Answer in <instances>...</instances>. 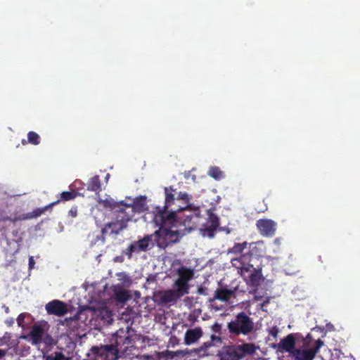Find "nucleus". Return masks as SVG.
Here are the masks:
<instances>
[{
  "instance_id": "7c9ffc66",
  "label": "nucleus",
  "mask_w": 360,
  "mask_h": 360,
  "mask_svg": "<svg viewBox=\"0 0 360 360\" xmlns=\"http://www.w3.org/2000/svg\"><path fill=\"white\" fill-rule=\"evenodd\" d=\"M10 221L11 222H15L18 221V217H15L14 218L9 217L6 212L0 207V221Z\"/></svg>"
},
{
  "instance_id": "c9c22d12",
  "label": "nucleus",
  "mask_w": 360,
  "mask_h": 360,
  "mask_svg": "<svg viewBox=\"0 0 360 360\" xmlns=\"http://www.w3.org/2000/svg\"><path fill=\"white\" fill-rule=\"evenodd\" d=\"M268 333L269 335L276 338L278 333V329L276 326H274L268 330Z\"/></svg>"
},
{
  "instance_id": "c85d7f7f",
  "label": "nucleus",
  "mask_w": 360,
  "mask_h": 360,
  "mask_svg": "<svg viewBox=\"0 0 360 360\" xmlns=\"http://www.w3.org/2000/svg\"><path fill=\"white\" fill-rule=\"evenodd\" d=\"M27 141L32 145L37 146L40 143L41 138L37 133L31 131L27 134Z\"/></svg>"
},
{
  "instance_id": "f704fd0d",
  "label": "nucleus",
  "mask_w": 360,
  "mask_h": 360,
  "mask_svg": "<svg viewBox=\"0 0 360 360\" xmlns=\"http://www.w3.org/2000/svg\"><path fill=\"white\" fill-rule=\"evenodd\" d=\"M27 315V314H26V313H21L18 316L16 321H17V323H18L19 327H22V328L24 327L25 319Z\"/></svg>"
},
{
  "instance_id": "6ab92c4d",
  "label": "nucleus",
  "mask_w": 360,
  "mask_h": 360,
  "mask_svg": "<svg viewBox=\"0 0 360 360\" xmlns=\"http://www.w3.org/2000/svg\"><path fill=\"white\" fill-rule=\"evenodd\" d=\"M202 333L200 327L187 330L184 335V343L186 345H190L197 342L202 336Z\"/></svg>"
},
{
  "instance_id": "39448f33",
  "label": "nucleus",
  "mask_w": 360,
  "mask_h": 360,
  "mask_svg": "<svg viewBox=\"0 0 360 360\" xmlns=\"http://www.w3.org/2000/svg\"><path fill=\"white\" fill-rule=\"evenodd\" d=\"M227 329L231 338L248 336L255 330V323L246 312L240 311L228 322Z\"/></svg>"
},
{
  "instance_id": "cd10ccee",
  "label": "nucleus",
  "mask_w": 360,
  "mask_h": 360,
  "mask_svg": "<svg viewBox=\"0 0 360 360\" xmlns=\"http://www.w3.org/2000/svg\"><path fill=\"white\" fill-rule=\"evenodd\" d=\"M46 360H72V357L65 356L61 352H55L45 356Z\"/></svg>"
},
{
  "instance_id": "a18cd8bd",
  "label": "nucleus",
  "mask_w": 360,
  "mask_h": 360,
  "mask_svg": "<svg viewBox=\"0 0 360 360\" xmlns=\"http://www.w3.org/2000/svg\"><path fill=\"white\" fill-rule=\"evenodd\" d=\"M214 309H215L216 311L219 309L218 307H215Z\"/></svg>"
},
{
  "instance_id": "dca6fc26",
  "label": "nucleus",
  "mask_w": 360,
  "mask_h": 360,
  "mask_svg": "<svg viewBox=\"0 0 360 360\" xmlns=\"http://www.w3.org/2000/svg\"><path fill=\"white\" fill-rule=\"evenodd\" d=\"M45 330L43 326L39 323H35L32 326L30 332L23 338L32 342V345H37L42 342Z\"/></svg>"
},
{
  "instance_id": "f8f14e48",
  "label": "nucleus",
  "mask_w": 360,
  "mask_h": 360,
  "mask_svg": "<svg viewBox=\"0 0 360 360\" xmlns=\"http://www.w3.org/2000/svg\"><path fill=\"white\" fill-rule=\"evenodd\" d=\"M323 342L319 339L315 342V347L308 349H296L292 354L295 360H313L316 354L323 346Z\"/></svg>"
},
{
  "instance_id": "a878e982",
  "label": "nucleus",
  "mask_w": 360,
  "mask_h": 360,
  "mask_svg": "<svg viewBox=\"0 0 360 360\" xmlns=\"http://www.w3.org/2000/svg\"><path fill=\"white\" fill-rule=\"evenodd\" d=\"M87 190L94 192L101 191V183L98 175H95L89 179Z\"/></svg>"
},
{
  "instance_id": "412c9836",
  "label": "nucleus",
  "mask_w": 360,
  "mask_h": 360,
  "mask_svg": "<svg viewBox=\"0 0 360 360\" xmlns=\"http://www.w3.org/2000/svg\"><path fill=\"white\" fill-rule=\"evenodd\" d=\"M99 203L106 209H110L111 210H114V214L118 213L119 210H122L121 205H124L123 201L117 202L112 198H106L104 200H99Z\"/></svg>"
},
{
  "instance_id": "aec40b11",
  "label": "nucleus",
  "mask_w": 360,
  "mask_h": 360,
  "mask_svg": "<svg viewBox=\"0 0 360 360\" xmlns=\"http://www.w3.org/2000/svg\"><path fill=\"white\" fill-rule=\"evenodd\" d=\"M233 294V291L227 288H219L215 290L214 296L213 298L209 300L210 302H212L215 300H219L222 302L229 301Z\"/></svg>"
},
{
  "instance_id": "a19ab883",
  "label": "nucleus",
  "mask_w": 360,
  "mask_h": 360,
  "mask_svg": "<svg viewBox=\"0 0 360 360\" xmlns=\"http://www.w3.org/2000/svg\"><path fill=\"white\" fill-rule=\"evenodd\" d=\"M6 354V352L3 349H0V359L4 357Z\"/></svg>"
},
{
  "instance_id": "58836bf2",
  "label": "nucleus",
  "mask_w": 360,
  "mask_h": 360,
  "mask_svg": "<svg viewBox=\"0 0 360 360\" xmlns=\"http://www.w3.org/2000/svg\"><path fill=\"white\" fill-rule=\"evenodd\" d=\"M301 338L304 340V344L309 343L312 339L311 335L309 333L307 334L305 338H303V337Z\"/></svg>"
},
{
  "instance_id": "0eeeda50",
  "label": "nucleus",
  "mask_w": 360,
  "mask_h": 360,
  "mask_svg": "<svg viewBox=\"0 0 360 360\" xmlns=\"http://www.w3.org/2000/svg\"><path fill=\"white\" fill-rule=\"evenodd\" d=\"M253 343H243L224 346L217 354L219 360H241L246 355H251L256 351Z\"/></svg>"
},
{
  "instance_id": "2f4dec72",
  "label": "nucleus",
  "mask_w": 360,
  "mask_h": 360,
  "mask_svg": "<svg viewBox=\"0 0 360 360\" xmlns=\"http://www.w3.org/2000/svg\"><path fill=\"white\" fill-rule=\"evenodd\" d=\"M183 354V352L181 350H178L176 352L167 350L165 352V356L168 358L173 359L175 356H179Z\"/></svg>"
},
{
  "instance_id": "4468645a",
  "label": "nucleus",
  "mask_w": 360,
  "mask_h": 360,
  "mask_svg": "<svg viewBox=\"0 0 360 360\" xmlns=\"http://www.w3.org/2000/svg\"><path fill=\"white\" fill-rule=\"evenodd\" d=\"M45 309L48 314L56 316H63L68 311L67 304L59 300H53L48 302L45 305Z\"/></svg>"
},
{
  "instance_id": "4be33fe9",
  "label": "nucleus",
  "mask_w": 360,
  "mask_h": 360,
  "mask_svg": "<svg viewBox=\"0 0 360 360\" xmlns=\"http://www.w3.org/2000/svg\"><path fill=\"white\" fill-rule=\"evenodd\" d=\"M77 195V192L75 190H71L70 191L62 192L58 197V200L49 204V207H53L58 205L60 202L70 201L75 199Z\"/></svg>"
},
{
  "instance_id": "f03ea898",
  "label": "nucleus",
  "mask_w": 360,
  "mask_h": 360,
  "mask_svg": "<svg viewBox=\"0 0 360 360\" xmlns=\"http://www.w3.org/2000/svg\"><path fill=\"white\" fill-rule=\"evenodd\" d=\"M167 214L165 210H160L154 217V221L160 226V229L153 233L154 240L156 246L160 249H165L180 240L179 231L171 230V227L177 223L176 217H174L173 220H168Z\"/></svg>"
},
{
  "instance_id": "a211bd4d",
  "label": "nucleus",
  "mask_w": 360,
  "mask_h": 360,
  "mask_svg": "<svg viewBox=\"0 0 360 360\" xmlns=\"http://www.w3.org/2000/svg\"><path fill=\"white\" fill-rule=\"evenodd\" d=\"M222 342V338L220 336L212 335L210 340L207 342H204L198 348L195 349L196 352L202 356L208 354V349L216 345L217 344H221Z\"/></svg>"
},
{
  "instance_id": "79ce46f5",
  "label": "nucleus",
  "mask_w": 360,
  "mask_h": 360,
  "mask_svg": "<svg viewBox=\"0 0 360 360\" xmlns=\"http://www.w3.org/2000/svg\"><path fill=\"white\" fill-rule=\"evenodd\" d=\"M21 143H22V145L25 146V145H26L28 143V141H27V140L22 139Z\"/></svg>"
},
{
  "instance_id": "72a5a7b5",
  "label": "nucleus",
  "mask_w": 360,
  "mask_h": 360,
  "mask_svg": "<svg viewBox=\"0 0 360 360\" xmlns=\"http://www.w3.org/2000/svg\"><path fill=\"white\" fill-rule=\"evenodd\" d=\"M211 329L212 330V332H214V333H217L219 335L218 336H220V335H221V324L218 323V322H215L211 327Z\"/></svg>"
},
{
  "instance_id": "5701e85b",
  "label": "nucleus",
  "mask_w": 360,
  "mask_h": 360,
  "mask_svg": "<svg viewBox=\"0 0 360 360\" xmlns=\"http://www.w3.org/2000/svg\"><path fill=\"white\" fill-rule=\"evenodd\" d=\"M51 207H49V205H48L45 206L44 207L36 208L31 212H29L26 214H22V215L18 217V221H22V220L37 218V217L41 216L42 214H44L46 210H48L49 208H51Z\"/></svg>"
},
{
  "instance_id": "20e7f679",
  "label": "nucleus",
  "mask_w": 360,
  "mask_h": 360,
  "mask_svg": "<svg viewBox=\"0 0 360 360\" xmlns=\"http://www.w3.org/2000/svg\"><path fill=\"white\" fill-rule=\"evenodd\" d=\"M141 337L132 328L127 326L126 329L120 328L115 332L110 345L117 350L116 355H118L119 358L120 354H124L129 347H135L136 342L139 341Z\"/></svg>"
},
{
  "instance_id": "37998d69",
  "label": "nucleus",
  "mask_w": 360,
  "mask_h": 360,
  "mask_svg": "<svg viewBox=\"0 0 360 360\" xmlns=\"http://www.w3.org/2000/svg\"><path fill=\"white\" fill-rule=\"evenodd\" d=\"M222 230L225 231L226 233H231V231L229 228L227 229H221Z\"/></svg>"
},
{
  "instance_id": "9d476101",
  "label": "nucleus",
  "mask_w": 360,
  "mask_h": 360,
  "mask_svg": "<svg viewBox=\"0 0 360 360\" xmlns=\"http://www.w3.org/2000/svg\"><path fill=\"white\" fill-rule=\"evenodd\" d=\"M121 211L131 221L136 213H142L147 210L146 198L140 196L133 200L131 203L121 205Z\"/></svg>"
},
{
  "instance_id": "9b49d317",
  "label": "nucleus",
  "mask_w": 360,
  "mask_h": 360,
  "mask_svg": "<svg viewBox=\"0 0 360 360\" xmlns=\"http://www.w3.org/2000/svg\"><path fill=\"white\" fill-rule=\"evenodd\" d=\"M256 226L259 233L267 238L273 237L277 229V224L270 219H260L256 222Z\"/></svg>"
},
{
  "instance_id": "7ed1b4c3",
  "label": "nucleus",
  "mask_w": 360,
  "mask_h": 360,
  "mask_svg": "<svg viewBox=\"0 0 360 360\" xmlns=\"http://www.w3.org/2000/svg\"><path fill=\"white\" fill-rule=\"evenodd\" d=\"M165 200L162 210L167 212V219L173 220L174 217L182 210L190 207L192 196L186 192H177L173 186L165 188Z\"/></svg>"
},
{
  "instance_id": "2eb2a0df",
  "label": "nucleus",
  "mask_w": 360,
  "mask_h": 360,
  "mask_svg": "<svg viewBox=\"0 0 360 360\" xmlns=\"http://www.w3.org/2000/svg\"><path fill=\"white\" fill-rule=\"evenodd\" d=\"M300 338H302V335L300 333H290L280 341L278 345V348L292 355L296 349L295 347V342Z\"/></svg>"
},
{
  "instance_id": "f257e3e1",
  "label": "nucleus",
  "mask_w": 360,
  "mask_h": 360,
  "mask_svg": "<svg viewBox=\"0 0 360 360\" xmlns=\"http://www.w3.org/2000/svg\"><path fill=\"white\" fill-rule=\"evenodd\" d=\"M264 249L262 241L251 243L245 241L236 243L228 250V254L235 255L231 259L232 266L237 269L248 285L254 288H257L263 279L262 267H255V264L264 254Z\"/></svg>"
},
{
  "instance_id": "ddd939ff",
  "label": "nucleus",
  "mask_w": 360,
  "mask_h": 360,
  "mask_svg": "<svg viewBox=\"0 0 360 360\" xmlns=\"http://www.w3.org/2000/svg\"><path fill=\"white\" fill-rule=\"evenodd\" d=\"M207 215L208 218L205 224L203 225L202 232L204 236L213 238L219 226V219L211 210H208Z\"/></svg>"
},
{
  "instance_id": "e433bc0d",
  "label": "nucleus",
  "mask_w": 360,
  "mask_h": 360,
  "mask_svg": "<svg viewBox=\"0 0 360 360\" xmlns=\"http://www.w3.org/2000/svg\"><path fill=\"white\" fill-rule=\"evenodd\" d=\"M68 214H69L70 216H71L73 218L76 217L77 215V207H72L69 210Z\"/></svg>"
},
{
  "instance_id": "b1692460",
  "label": "nucleus",
  "mask_w": 360,
  "mask_h": 360,
  "mask_svg": "<svg viewBox=\"0 0 360 360\" xmlns=\"http://www.w3.org/2000/svg\"><path fill=\"white\" fill-rule=\"evenodd\" d=\"M173 290L181 298L184 295L188 294L189 285L188 283H184L176 279L173 284Z\"/></svg>"
},
{
  "instance_id": "4c0bfd02",
  "label": "nucleus",
  "mask_w": 360,
  "mask_h": 360,
  "mask_svg": "<svg viewBox=\"0 0 360 360\" xmlns=\"http://www.w3.org/2000/svg\"><path fill=\"white\" fill-rule=\"evenodd\" d=\"M35 264L34 257L32 256H30L29 257V269H31L34 267V265Z\"/></svg>"
},
{
  "instance_id": "393cba45",
  "label": "nucleus",
  "mask_w": 360,
  "mask_h": 360,
  "mask_svg": "<svg viewBox=\"0 0 360 360\" xmlns=\"http://www.w3.org/2000/svg\"><path fill=\"white\" fill-rule=\"evenodd\" d=\"M113 292L115 297L118 302H125L130 297L128 291L122 289L121 287L115 286L113 289Z\"/></svg>"
},
{
  "instance_id": "f3484780",
  "label": "nucleus",
  "mask_w": 360,
  "mask_h": 360,
  "mask_svg": "<svg viewBox=\"0 0 360 360\" xmlns=\"http://www.w3.org/2000/svg\"><path fill=\"white\" fill-rule=\"evenodd\" d=\"M157 297L159 299V303L162 304L174 303L181 299L180 296L173 289L160 291L158 293Z\"/></svg>"
},
{
  "instance_id": "1a4fd4ad",
  "label": "nucleus",
  "mask_w": 360,
  "mask_h": 360,
  "mask_svg": "<svg viewBox=\"0 0 360 360\" xmlns=\"http://www.w3.org/2000/svg\"><path fill=\"white\" fill-rule=\"evenodd\" d=\"M116 351L110 345L93 346L86 354V360H117Z\"/></svg>"
},
{
  "instance_id": "423d86ee",
  "label": "nucleus",
  "mask_w": 360,
  "mask_h": 360,
  "mask_svg": "<svg viewBox=\"0 0 360 360\" xmlns=\"http://www.w3.org/2000/svg\"><path fill=\"white\" fill-rule=\"evenodd\" d=\"M129 221V218L125 216L122 211L119 210L118 213L115 214V219L104 225L101 229V234L96 236V238L91 241V244L95 245L99 241L101 244H104L106 234L119 235L127 229Z\"/></svg>"
},
{
  "instance_id": "6e6552de",
  "label": "nucleus",
  "mask_w": 360,
  "mask_h": 360,
  "mask_svg": "<svg viewBox=\"0 0 360 360\" xmlns=\"http://www.w3.org/2000/svg\"><path fill=\"white\" fill-rule=\"evenodd\" d=\"M155 242L154 240V234H148L138 240L132 242L126 250L123 251L128 259L132 257L134 253H139L141 252H147L154 248Z\"/></svg>"
},
{
  "instance_id": "c756f323",
  "label": "nucleus",
  "mask_w": 360,
  "mask_h": 360,
  "mask_svg": "<svg viewBox=\"0 0 360 360\" xmlns=\"http://www.w3.org/2000/svg\"><path fill=\"white\" fill-rule=\"evenodd\" d=\"M208 174L214 179L219 180L223 178V172L217 167H210Z\"/></svg>"
},
{
  "instance_id": "473e14b6",
  "label": "nucleus",
  "mask_w": 360,
  "mask_h": 360,
  "mask_svg": "<svg viewBox=\"0 0 360 360\" xmlns=\"http://www.w3.org/2000/svg\"><path fill=\"white\" fill-rule=\"evenodd\" d=\"M42 342H44L46 345L51 346L53 344V338L51 335L44 333Z\"/></svg>"
},
{
  "instance_id": "bb28decb",
  "label": "nucleus",
  "mask_w": 360,
  "mask_h": 360,
  "mask_svg": "<svg viewBox=\"0 0 360 360\" xmlns=\"http://www.w3.org/2000/svg\"><path fill=\"white\" fill-rule=\"evenodd\" d=\"M178 280L188 283V281L192 278L193 271L186 267H181L178 271Z\"/></svg>"
},
{
  "instance_id": "ea45409f",
  "label": "nucleus",
  "mask_w": 360,
  "mask_h": 360,
  "mask_svg": "<svg viewBox=\"0 0 360 360\" xmlns=\"http://www.w3.org/2000/svg\"><path fill=\"white\" fill-rule=\"evenodd\" d=\"M282 239L281 238H276L274 240V244L279 247L281 245Z\"/></svg>"
},
{
  "instance_id": "c03bdc74",
  "label": "nucleus",
  "mask_w": 360,
  "mask_h": 360,
  "mask_svg": "<svg viewBox=\"0 0 360 360\" xmlns=\"http://www.w3.org/2000/svg\"><path fill=\"white\" fill-rule=\"evenodd\" d=\"M6 323L8 324V326H11L13 323V320H11L9 321H7Z\"/></svg>"
}]
</instances>
